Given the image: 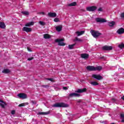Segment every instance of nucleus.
Segmentation results:
<instances>
[{"instance_id":"obj_41","label":"nucleus","mask_w":124,"mask_h":124,"mask_svg":"<svg viewBox=\"0 0 124 124\" xmlns=\"http://www.w3.org/2000/svg\"><path fill=\"white\" fill-rule=\"evenodd\" d=\"M0 106H1L2 108H5L4 105H3V104H0Z\"/></svg>"},{"instance_id":"obj_45","label":"nucleus","mask_w":124,"mask_h":124,"mask_svg":"<svg viewBox=\"0 0 124 124\" xmlns=\"http://www.w3.org/2000/svg\"><path fill=\"white\" fill-rule=\"evenodd\" d=\"M98 11H102V8H99L98 9Z\"/></svg>"},{"instance_id":"obj_37","label":"nucleus","mask_w":124,"mask_h":124,"mask_svg":"<svg viewBox=\"0 0 124 124\" xmlns=\"http://www.w3.org/2000/svg\"><path fill=\"white\" fill-rule=\"evenodd\" d=\"M120 16H121V18H124V13H121Z\"/></svg>"},{"instance_id":"obj_10","label":"nucleus","mask_w":124,"mask_h":124,"mask_svg":"<svg viewBox=\"0 0 124 124\" xmlns=\"http://www.w3.org/2000/svg\"><path fill=\"white\" fill-rule=\"evenodd\" d=\"M69 97H79L80 96V94L78 93H71L69 95Z\"/></svg>"},{"instance_id":"obj_36","label":"nucleus","mask_w":124,"mask_h":124,"mask_svg":"<svg viewBox=\"0 0 124 124\" xmlns=\"http://www.w3.org/2000/svg\"><path fill=\"white\" fill-rule=\"evenodd\" d=\"M116 100H116V99H115L114 98H112L111 99V102H113V103L114 102H116Z\"/></svg>"},{"instance_id":"obj_48","label":"nucleus","mask_w":124,"mask_h":124,"mask_svg":"<svg viewBox=\"0 0 124 124\" xmlns=\"http://www.w3.org/2000/svg\"><path fill=\"white\" fill-rule=\"evenodd\" d=\"M31 102H32V103H33V104H35V103H34V101H32Z\"/></svg>"},{"instance_id":"obj_33","label":"nucleus","mask_w":124,"mask_h":124,"mask_svg":"<svg viewBox=\"0 0 124 124\" xmlns=\"http://www.w3.org/2000/svg\"><path fill=\"white\" fill-rule=\"evenodd\" d=\"M25 106V103H22L18 105V107H24Z\"/></svg>"},{"instance_id":"obj_12","label":"nucleus","mask_w":124,"mask_h":124,"mask_svg":"<svg viewBox=\"0 0 124 124\" xmlns=\"http://www.w3.org/2000/svg\"><path fill=\"white\" fill-rule=\"evenodd\" d=\"M96 21L97 23H105L106 19L98 17L96 18Z\"/></svg>"},{"instance_id":"obj_13","label":"nucleus","mask_w":124,"mask_h":124,"mask_svg":"<svg viewBox=\"0 0 124 124\" xmlns=\"http://www.w3.org/2000/svg\"><path fill=\"white\" fill-rule=\"evenodd\" d=\"M117 33L118 34H123L124 33V28H119L116 31Z\"/></svg>"},{"instance_id":"obj_8","label":"nucleus","mask_w":124,"mask_h":124,"mask_svg":"<svg viewBox=\"0 0 124 124\" xmlns=\"http://www.w3.org/2000/svg\"><path fill=\"white\" fill-rule=\"evenodd\" d=\"M87 92V88H83V89H78L75 91V93H86Z\"/></svg>"},{"instance_id":"obj_22","label":"nucleus","mask_w":124,"mask_h":124,"mask_svg":"<svg viewBox=\"0 0 124 124\" xmlns=\"http://www.w3.org/2000/svg\"><path fill=\"white\" fill-rule=\"evenodd\" d=\"M115 24H116V22L115 21H111L110 22H108V26L109 27H113L115 26Z\"/></svg>"},{"instance_id":"obj_17","label":"nucleus","mask_w":124,"mask_h":124,"mask_svg":"<svg viewBox=\"0 0 124 124\" xmlns=\"http://www.w3.org/2000/svg\"><path fill=\"white\" fill-rule=\"evenodd\" d=\"M33 25H34V22L33 21H31L26 23L25 24V27H31V26H33Z\"/></svg>"},{"instance_id":"obj_24","label":"nucleus","mask_w":124,"mask_h":124,"mask_svg":"<svg viewBox=\"0 0 124 124\" xmlns=\"http://www.w3.org/2000/svg\"><path fill=\"white\" fill-rule=\"evenodd\" d=\"M44 38L48 39L49 38H51V36L48 34H44Z\"/></svg>"},{"instance_id":"obj_6","label":"nucleus","mask_w":124,"mask_h":124,"mask_svg":"<svg viewBox=\"0 0 124 124\" xmlns=\"http://www.w3.org/2000/svg\"><path fill=\"white\" fill-rule=\"evenodd\" d=\"M92 78H94V79H96V80H98L99 81L103 79V77L100 76V75L93 74L92 75Z\"/></svg>"},{"instance_id":"obj_35","label":"nucleus","mask_w":124,"mask_h":124,"mask_svg":"<svg viewBox=\"0 0 124 124\" xmlns=\"http://www.w3.org/2000/svg\"><path fill=\"white\" fill-rule=\"evenodd\" d=\"M75 40L76 41H82V40L78 38V37H76Z\"/></svg>"},{"instance_id":"obj_46","label":"nucleus","mask_w":124,"mask_h":124,"mask_svg":"<svg viewBox=\"0 0 124 124\" xmlns=\"http://www.w3.org/2000/svg\"><path fill=\"white\" fill-rule=\"evenodd\" d=\"M82 102V100H78L77 102H78V103H80V102Z\"/></svg>"},{"instance_id":"obj_26","label":"nucleus","mask_w":124,"mask_h":124,"mask_svg":"<svg viewBox=\"0 0 124 124\" xmlns=\"http://www.w3.org/2000/svg\"><path fill=\"white\" fill-rule=\"evenodd\" d=\"M101 69H102V67H101L100 66H97L95 67V71H96V70L100 71V70H101Z\"/></svg>"},{"instance_id":"obj_44","label":"nucleus","mask_w":124,"mask_h":124,"mask_svg":"<svg viewBox=\"0 0 124 124\" xmlns=\"http://www.w3.org/2000/svg\"><path fill=\"white\" fill-rule=\"evenodd\" d=\"M38 14H42L43 15H44L45 14V12H40L38 13Z\"/></svg>"},{"instance_id":"obj_5","label":"nucleus","mask_w":124,"mask_h":124,"mask_svg":"<svg viewBox=\"0 0 124 124\" xmlns=\"http://www.w3.org/2000/svg\"><path fill=\"white\" fill-rule=\"evenodd\" d=\"M102 49L103 51H111V50H113V47L109 46H104Z\"/></svg>"},{"instance_id":"obj_11","label":"nucleus","mask_w":124,"mask_h":124,"mask_svg":"<svg viewBox=\"0 0 124 124\" xmlns=\"http://www.w3.org/2000/svg\"><path fill=\"white\" fill-rule=\"evenodd\" d=\"M31 28L26 27H24L22 29L23 31H26V32H31Z\"/></svg>"},{"instance_id":"obj_29","label":"nucleus","mask_w":124,"mask_h":124,"mask_svg":"<svg viewBox=\"0 0 124 124\" xmlns=\"http://www.w3.org/2000/svg\"><path fill=\"white\" fill-rule=\"evenodd\" d=\"M39 24H40L41 26H45V25H46V23L45 22L41 21L39 22Z\"/></svg>"},{"instance_id":"obj_30","label":"nucleus","mask_w":124,"mask_h":124,"mask_svg":"<svg viewBox=\"0 0 124 124\" xmlns=\"http://www.w3.org/2000/svg\"><path fill=\"white\" fill-rule=\"evenodd\" d=\"M118 47H119L120 49H123V48H124V44L122 43L121 44L119 45Z\"/></svg>"},{"instance_id":"obj_42","label":"nucleus","mask_w":124,"mask_h":124,"mask_svg":"<svg viewBox=\"0 0 124 124\" xmlns=\"http://www.w3.org/2000/svg\"><path fill=\"white\" fill-rule=\"evenodd\" d=\"M27 50L29 51V52H32L31 49V48L29 47H27Z\"/></svg>"},{"instance_id":"obj_18","label":"nucleus","mask_w":124,"mask_h":124,"mask_svg":"<svg viewBox=\"0 0 124 124\" xmlns=\"http://www.w3.org/2000/svg\"><path fill=\"white\" fill-rule=\"evenodd\" d=\"M38 115H49L50 114V110L46 112H39Z\"/></svg>"},{"instance_id":"obj_20","label":"nucleus","mask_w":124,"mask_h":124,"mask_svg":"<svg viewBox=\"0 0 124 124\" xmlns=\"http://www.w3.org/2000/svg\"><path fill=\"white\" fill-rule=\"evenodd\" d=\"M120 119H122L121 123H124V113H120Z\"/></svg>"},{"instance_id":"obj_34","label":"nucleus","mask_w":124,"mask_h":124,"mask_svg":"<svg viewBox=\"0 0 124 124\" xmlns=\"http://www.w3.org/2000/svg\"><path fill=\"white\" fill-rule=\"evenodd\" d=\"M46 80H48V81H50L51 82H54V79L51 78H46Z\"/></svg>"},{"instance_id":"obj_3","label":"nucleus","mask_w":124,"mask_h":124,"mask_svg":"<svg viewBox=\"0 0 124 124\" xmlns=\"http://www.w3.org/2000/svg\"><path fill=\"white\" fill-rule=\"evenodd\" d=\"M64 41L63 39H57L55 40V42H57L59 46H65V43L62 42Z\"/></svg>"},{"instance_id":"obj_38","label":"nucleus","mask_w":124,"mask_h":124,"mask_svg":"<svg viewBox=\"0 0 124 124\" xmlns=\"http://www.w3.org/2000/svg\"><path fill=\"white\" fill-rule=\"evenodd\" d=\"M33 59H34L33 57L29 58L28 59V61H32V60H33Z\"/></svg>"},{"instance_id":"obj_19","label":"nucleus","mask_w":124,"mask_h":124,"mask_svg":"<svg viewBox=\"0 0 124 124\" xmlns=\"http://www.w3.org/2000/svg\"><path fill=\"white\" fill-rule=\"evenodd\" d=\"M76 33L77 34L78 36H80V35H82V34H84L85 33V31H78L76 32Z\"/></svg>"},{"instance_id":"obj_16","label":"nucleus","mask_w":124,"mask_h":124,"mask_svg":"<svg viewBox=\"0 0 124 124\" xmlns=\"http://www.w3.org/2000/svg\"><path fill=\"white\" fill-rule=\"evenodd\" d=\"M57 31H61L62 30V25H59L56 27Z\"/></svg>"},{"instance_id":"obj_4","label":"nucleus","mask_w":124,"mask_h":124,"mask_svg":"<svg viewBox=\"0 0 124 124\" xmlns=\"http://www.w3.org/2000/svg\"><path fill=\"white\" fill-rule=\"evenodd\" d=\"M97 7L95 6H90L86 8V10L87 11H89V12H93L95 10H96Z\"/></svg>"},{"instance_id":"obj_39","label":"nucleus","mask_w":124,"mask_h":124,"mask_svg":"<svg viewBox=\"0 0 124 124\" xmlns=\"http://www.w3.org/2000/svg\"><path fill=\"white\" fill-rule=\"evenodd\" d=\"M11 113L12 115H14L15 114V110H12Z\"/></svg>"},{"instance_id":"obj_9","label":"nucleus","mask_w":124,"mask_h":124,"mask_svg":"<svg viewBox=\"0 0 124 124\" xmlns=\"http://www.w3.org/2000/svg\"><path fill=\"white\" fill-rule=\"evenodd\" d=\"M86 69L88 71H95V67L93 66L88 65L86 67Z\"/></svg>"},{"instance_id":"obj_15","label":"nucleus","mask_w":124,"mask_h":124,"mask_svg":"<svg viewBox=\"0 0 124 124\" xmlns=\"http://www.w3.org/2000/svg\"><path fill=\"white\" fill-rule=\"evenodd\" d=\"M48 16L50 17H54L57 16V14L56 13H48Z\"/></svg>"},{"instance_id":"obj_1","label":"nucleus","mask_w":124,"mask_h":124,"mask_svg":"<svg viewBox=\"0 0 124 124\" xmlns=\"http://www.w3.org/2000/svg\"><path fill=\"white\" fill-rule=\"evenodd\" d=\"M69 105L67 104L64 103H56L53 105L52 107H55V108H63L69 107Z\"/></svg>"},{"instance_id":"obj_40","label":"nucleus","mask_w":124,"mask_h":124,"mask_svg":"<svg viewBox=\"0 0 124 124\" xmlns=\"http://www.w3.org/2000/svg\"><path fill=\"white\" fill-rule=\"evenodd\" d=\"M63 90L66 91L67 90H68V88H67V87H63Z\"/></svg>"},{"instance_id":"obj_7","label":"nucleus","mask_w":124,"mask_h":124,"mask_svg":"<svg viewBox=\"0 0 124 124\" xmlns=\"http://www.w3.org/2000/svg\"><path fill=\"white\" fill-rule=\"evenodd\" d=\"M17 96H18L19 98H22V99H26V98L28 97L27 94L25 93H20L17 95Z\"/></svg>"},{"instance_id":"obj_2","label":"nucleus","mask_w":124,"mask_h":124,"mask_svg":"<svg viewBox=\"0 0 124 124\" xmlns=\"http://www.w3.org/2000/svg\"><path fill=\"white\" fill-rule=\"evenodd\" d=\"M90 32L92 35H93V36L94 38H97L98 36H100V35H101L102 34V33L99 32V31H95L93 30H91L90 31Z\"/></svg>"},{"instance_id":"obj_14","label":"nucleus","mask_w":124,"mask_h":124,"mask_svg":"<svg viewBox=\"0 0 124 124\" xmlns=\"http://www.w3.org/2000/svg\"><path fill=\"white\" fill-rule=\"evenodd\" d=\"M89 54L87 53H83L81 54V58L82 59H84L85 60H87V59H89Z\"/></svg>"},{"instance_id":"obj_28","label":"nucleus","mask_w":124,"mask_h":124,"mask_svg":"<svg viewBox=\"0 0 124 124\" xmlns=\"http://www.w3.org/2000/svg\"><path fill=\"white\" fill-rule=\"evenodd\" d=\"M90 84L92 85V86H97L99 85V84L96 81L91 82Z\"/></svg>"},{"instance_id":"obj_32","label":"nucleus","mask_w":124,"mask_h":124,"mask_svg":"<svg viewBox=\"0 0 124 124\" xmlns=\"http://www.w3.org/2000/svg\"><path fill=\"white\" fill-rule=\"evenodd\" d=\"M54 22H60V19H59V18H55L54 19Z\"/></svg>"},{"instance_id":"obj_23","label":"nucleus","mask_w":124,"mask_h":124,"mask_svg":"<svg viewBox=\"0 0 124 124\" xmlns=\"http://www.w3.org/2000/svg\"><path fill=\"white\" fill-rule=\"evenodd\" d=\"M5 24L4 22H0V28L1 29H5Z\"/></svg>"},{"instance_id":"obj_27","label":"nucleus","mask_w":124,"mask_h":124,"mask_svg":"<svg viewBox=\"0 0 124 124\" xmlns=\"http://www.w3.org/2000/svg\"><path fill=\"white\" fill-rule=\"evenodd\" d=\"M75 45H76V44H74L73 45H70L68 46V47H69V49L70 50H71L72 49H73V48L74 47V46H75Z\"/></svg>"},{"instance_id":"obj_21","label":"nucleus","mask_w":124,"mask_h":124,"mask_svg":"<svg viewBox=\"0 0 124 124\" xmlns=\"http://www.w3.org/2000/svg\"><path fill=\"white\" fill-rule=\"evenodd\" d=\"M77 5V2H72L70 4H68L67 5V6H76Z\"/></svg>"},{"instance_id":"obj_31","label":"nucleus","mask_w":124,"mask_h":124,"mask_svg":"<svg viewBox=\"0 0 124 124\" xmlns=\"http://www.w3.org/2000/svg\"><path fill=\"white\" fill-rule=\"evenodd\" d=\"M21 13L23 14V15H29V12L27 11L22 12Z\"/></svg>"},{"instance_id":"obj_25","label":"nucleus","mask_w":124,"mask_h":124,"mask_svg":"<svg viewBox=\"0 0 124 124\" xmlns=\"http://www.w3.org/2000/svg\"><path fill=\"white\" fill-rule=\"evenodd\" d=\"M2 73H5V74H7L10 72V70L8 69H5L2 71Z\"/></svg>"},{"instance_id":"obj_47","label":"nucleus","mask_w":124,"mask_h":124,"mask_svg":"<svg viewBox=\"0 0 124 124\" xmlns=\"http://www.w3.org/2000/svg\"><path fill=\"white\" fill-rule=\"evenodd\" d=\"M121 99H123V100H124V96L121 97Z\"/></svg>"},{"instance_id":"obj_43","label":"nucleus","mask_w":124,"mask_h":124,"mask_svg":"<svg viewBox=\"0 0 124 124\" xmlns=\"http://www.w3.org/2000/svg\"><path fill=\"white\" fill-rule=\"evenodd\" d=\"M0 102H2V103H4L5 105H6V103L5 102H3V101L0 100Z\"/></svg>"}]
</instances>
